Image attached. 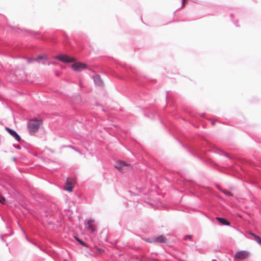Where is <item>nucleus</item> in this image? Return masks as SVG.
Segmentation results:
<instances>
[{
    "mask_svg": "<svg viewBox=\"0 0 261 261\" xmlns=\"http://www.w3.org/2000/svg\"><path fill=\"white\" fill-rule=\"evenodd\" d=\"M66 184L67 185L72 186L73 181L71 179L67 178L66 179Z\"/></svg>",
    "mask_w": 261,
    "mask_h": 261,
    "instance_id": "nucleus-17",
    "label": "nucleus"
},
{
    "mask_svg": "<svg viewBox=\"0 0 261 261\" xmlns=\"http://www.w3.org/2000/svg\"><path fill=\"white\" fill-rule=\"evenodd\" d=\"M250 234L253 237V239L255 241L257 242L261 246V238L259 236H258L256 235L255 234L253 233L252 232H250Z\"/></svg>",
    "mask_w": 261,
    "mask_h": 261,
    "instance_id": "nucleus-11",
    "label": "nucleus"
},
{
    "mask_svg": "<svg viewBox=\"0 0 261 261\" xmlns=\"http://www.w3.org/2000/svg\"><path fill=\"white\" fill-rule=\"evenodd\" d=\"M26 238H27V240L28 241H29V242H31V241H30V240H29V239H28V238L27 237H26Z\"/></svg>",
    "mask_w": 261,
    "mask_h": 261,
    "instance_id": "nucleus-32",
    "label": "nucleus"
},
{
    "mask_svg": "<svg viewBox=\"0 0 261 261\" xmlns=\"http://www.w3.org/2000/svg\"><path fill=\"white\" fill-rule=\"evenodd\" d=\"M212 261H216L215 259H213Z\"/></svg>",
    "mask_w": 261,
    "mask_h": 261,
    "instance_id": "nucleus-36",
    "label": "nucleus"
},
{
    "mask_svg": "<svg viewBox=\"0 0 261 261\" xmlns=\"http://www.w3.org/2000/svg\"><path fill=\"white\" fill-rule=\"evenodd\" d=\"M94 220L93 219H90L87 222L86 227L91 232H94L96 231V229L92 224Z\"/></svg>",
    "mask_w": 261,
    "mask_h": 261,
    "instance_id": "nucleus-7",
    "label": "nucleus"
},
{
    "mask_svg": "<svg viewBox=\"0 0 261 261\" xmlns=\"http://www.w3.org/2000/svg\"><path fill=\"white\" fill-rule=\"evenodd\" d=\"M218 189L220 191V189H222L219 186H217Z\"/></svg>",
    "mask_w": 261,
    "mask_h": 261,
    "instance_id": "nucleus-28",
    "label": "nucleus"
},
{
    "mask_svg": "<svg viewBox=\"0 0 261 261\" xmlns=\"http://www.w3.org/2000/svg\"><path fill=\"white\" fill-rule=\"evenodd\" d=\"M64 189L67 191L71 192L73 190V187L72 186H69V187H65Z\"/></svg>",
    "mask_w": 261,
    "mask_h": 261,
    "instance_id": "nucleus-18",
    "label": "nucleus"
},
{
    "mask_svg": "<svg viewBox=\"0 0 261 261\" xmlns=\"http://www.w3.org/2000/svg\"><path fill=\"white\" fill-rule=\"evenodd\" d=\"M75 98L78 101L81 100V97L79 96H77Z\"/></svg>",
    "mask_w": 261,
    "mask_h": 261,
    "instance_id": "nucleus-26",
    "label": "nucleus"
},
{
    "mask_svg": "<svg viewBox=\"0 0 261 261\" xmlns=\"http://www.w3.org/2000/svg\"><path fill=\"white\" fill-rule=\"evenodd\" d=\"M194 155L197 156L198 158H200L201 160L202 159V158L201 154H194Z\"/></svg>",
    "mask_w": 261,
    "mask_h": 261,
    "instance_id": "nucleus-24",
    "label": "nucleus"
},
{
    "mask_svg": "<svg viewBox=\"0 0 261 261\" xmlns=\"http://www.w3.org/2000/svg\"><path fill=\"white\" fill-rule=\"evenodd\" d=\"M93 78L95 85L98 86H101L102 85V81L99 75L95 74L93 75Z\"/></svg>",
    "mask_w": 261,
    "mask_h": 261,
    "instance_id": "nucleus-8",
    "label": "nucleus"
},
{
    "mask_svg": "<svg viewBox=\"0 0 261 261\" xmlns=\"http://www.w3.org/2000/svg\"><path fill=\"white\" fill-rule=\"evenodd\" d=\"M6 129L11 136L15 138L17 141L20 142L21 141V138L20 136L15 130L8 127H6Z\"/></svg>",
    "mask_w": 261,
    "mask_h": 261,
    "instance_id": "nucleus-5",
    "label": "nucleus"
},
{
    "mask_svg": "<svg viewBox=\"0 0 261 261\" xmlns=\"http://www.w3.org/2000/svg\"><path fill=\"white\" fill-rule=\"evenodd\" d=\"M215 122H214V121L212 122V125H215Z\"/></svg>",
    "mask_w": 261,
    "mask_h": 261,
    "instance_id": "nucleus-31",
    "label": "nucleus"
},
{
    "mask_svg": "<svg viewBox=\"0 0 261 261\" xmlns=\"http://www.w3.org/2000/svg\"><path fill=\"white\" fill-rule=\"evenodd\" d=\"M74 150L75 151H77V152H80V151H79L77 149H76V148H74Z\"/></svg>",
    "mask_w": 261,
    "mask_h": 261,
    "instance_id": "nucleus-30",
    "label": "nucleus"
},
{
    "mask_svg": "<svg viewBox=\"0 0 261 261\" xmlns=\"http://www.w3.org/2000/svg\"><path fill=\"white\" fill-rule=\"evenodd\" d=\"M53 58L66 63H73L75 61L74 58H71L66 55H59L58 56H54Z\"/></svg>",
    "mask_w": 261,
    "mask_h": 261,
    "instance_id": "nucleus-3",
    "label": "nucleus"
},
{
    "mask_svg": "<svg viewBox=\"0 0 261 261\" xmlns=\"http://www.w3.org/2000/svg\"><path fill=\"white\" fill-rule=\"evenodd\" d=\"M216 219L220 223H221V224H223L224 225H226V226H230V222L228 221H227L226 219H225L224 218L217 217L216 218Z\"/></svg>",
    "mask_w": 261,
    "mask_h": 261,
    "instance_id": "nucleus-10",
    "label": "nucleus"
},
{
    "mask_svg": "<svg viewBox=\"0 0 261 261\" xmlns=\"http://www.w3.org/2000/svg\"><path fill=\"white\" fill-rule=\"evenodd\" d=\"M41 63L43 65H56L57 64V63L55 62H46V61H42L41 62Z\"/></svg>",
    "mask_w": 261,
    "mask_h": 261,
    "instance_id": "nucleus-15",
    "label": "nucleus"
},
{
    "mask_svg": "<svg viewBox=\"0 0 261 261\" xmlns=\"http://www.w3.org/2000/svg\"><path fill=\"white\" fill-rule=\"evenodd\" d=\"M67 147H69V148H71L72 149H74V147L73 146H72V145H68Z\"/></svg>",
    "mask_w": 261,
    "mask_h": 261,
    "instance_id": "nucleus-25",
    "label": "nucleus"
},
{
    "mask_svg": "<svg viewBox=\"0 0 261 261\" xmlns=\"http://www.w3.org/2000/svg\"><path fill=\"white\" fill-rule=\"evenodd\" d=\"M71 67L74 71L80 72L87 68V65L82 63H75L71 65Z\"/></svg>",
    "mask_w": 261,
    "mask_h": 261,
    "instance_id": "nucleus-4",
    "label": "nucleus"
},
{
    "mask_svg": "<svg viewBox=\"0 0 261 261\" xmlns=\"http://www.w3.org/2000/svg\"><path fill=\"white\" fill-rule=\"evenodd\" d=\"M220 191L228 196L232 197L233 194L227 190L220 189Z\"/></svg>",
    "mask_w": 261,
    "mask_h": 261,
    "instance_id": "nucleus-12",
    "label": "nucleus"
},
{
    "mask_svg": "<svg viewBox=\"0 0 261 261\" xmlns=\"http://www.w3.org/2000/svg\"><path fill=\"white\" fill-rule=\"evenodd\" d=\"M249 256L248 252L244 250L240 251L237 252L235 255L234 257L238 259H245L248 257Z\"/></svg>",
    "mask_w": 261,
    "mask_h": 261,
    "instance_id": "nucleus-6",
    "label": "nucleus"
},
{
    "mask_svg": "<svg viewBox=\"0 0 261 261\" xmlns=\"http://www.w3.org/2000/svg\"><path fill=\"white\" fill-rule=\"evenodd\" d=\"M74 150L75 151H77V152H80V151H79L77 149H76V148H74Z\"/></svg>",
    "mask_w": 261,
    "mask_h": 261,
    "instance_id": "nucleus-29",
    "label": "nucleus"
},
{
    "mask_svg": "<svg viewBox=\"0 0 261 261\" xmlns=\"http://www.w3.org/2000/svg\"><path fill=\"white\" fill-rule=\"evenodd\" d=\"M42 59H45L46 60L47 58L46 56L44 55H40L37 57L36 58V61H37L38 60H42Z\"/></svg>",
    "mask_w": 261,
    "mask_h": 261,
    "instance_id": "nucleus-16",
    "label": "nucleus"
},
{
    "mask_svg": "<svg viewBox=\"0 0 261 261\" xmlns=\"http://www.w3.org/2000/svg\"><path fill=\"white\" fill-rule=\"evenodd\" d=\"M1 238H2V240H3V241H4V239H3V235H2V236H1Z\"/></svg>",
    "mask_w": 261,
    "mask_h": 261,
    "instance_id": "nucleus-33",
    "label": "nucleus"
},
{
    "mask_svg": "<svg viewBox=\"0 0 261 261\" xmlns=\"http://www.w3.org/2000/svg\"><path fill=\"white\" fill-rule=\"evenodd\" d=\"M238 21H237V22H234V24L236 25V27H238L239 26L238 24Z\"/></svg>",
    "mask_w": 261,
    "mask_h": 261,
    "instance_id": "nucleus-27",
    "label": "nucleus"
},
{
    "mask_svg": "<svg viewBox=\"0 0 261 261\" xmlns=\"http://www.w3.org/2000/svg\"><path fill=\"white\" fill-rule=\"evenodd\" d=\"M147 241H148V242H150V243H151V242H152L151 241H148V240H147Z\"/></svg>",
    "mask_w": 261,
    "mask_h": 261,
    "instance_id": "nucleus-35",
    "label": "nucleus"
},
{
    "mask_svg": "<svg viewBox=\"0 0 261 261\" xmlns=\"http://www.w3.org/2000/svg\"><path fill=\"white\" fill-rule=\"evenodd\" d=\"M166 240L167 239L164 236L161 235L154 238L153 242L159 243H165Z\"/></svg>",
    "mask_w": 261,
    "mask_h": 261,
    "instance_id": "nucleus-9",
    "label": "nucleus"
},
{
    "mask_svg": "<svg viewBox=\"0 0 261 261\" xmlns=\"http://www.w3.org/2000/svg\"><path fill=\"white\" fill-rule=\"evenodd\" d=\"M34 61H36V59L29 58V59H28V62L29 63H33Z\"/></svg>",
    "mask_w": 261,
    "mask_h": 261,
    "instance_id": "nucleus-21",
    "label": "nucleus"
},
{
    "mask_svg": "<svg viewBox=\"0 0 261 261\" xmlns=\"http://www.w3.org/2000/svg\"><path fill=\"white\" fill-rule=\"evenodd\" d=\"M6 201V198L3 196L0 195V202L4 204Z\"/></svg>",
    "mask_w": 261,
    "mask_h": 261,
    "instance_id": "nucleus-19",
    "label": "nucleus"
},
{
    "mask_svg": "<svg viewBox=\"0 0 261 261\" xmlns=\"http://www.w3.org/2000/svg\"><path fill=\"white\" fill-rule=\"evenodd\" d=\"M218 153L221 155H224L228 159H231L230 156L227 153L222 150L219 149Z\"/></svg>",
    "mask_w": 261,
    "mask_h": 261,
    "instance_id": "nucleus-13",
    "label": "nucleus"
},
{
    "mask_svg": "<svg viewBox=\"0 0 261 261\" xmlns=\"http://www.w3.org/2000/svg\"><path fill=\"white\" fill-rule=\"evenodd\" d=\"M190 239V240H192V235H190V234H188V235H186L184 237V240H186L187 239Z\"/></svg>",
    "mask_w": 261,
    "mask_h": 261,
    "instance_id": "nucleus-20",
    "label": "nucleus"
},
{
    "mask_svg": "<svg viewBox=\"0 0 261 261\" xmlns=\"http://www.w3.org/2000/svg\"><path fill=\"white\" fill-rule=\"evenodd\" d=\"M114 166L119 171L123 173L126 172V170L130 167V165L122 161H119L116 163Z\"/></svg>",
    "mask_w": 261,
    "mask_h": 261,
    "instance_id": "nucleus-2",
    "label": "nucleus"
},
{
    "mask_svg": "<svg viewBox=\"0 0 261 261\" xmlns=\"http://www.w3.org/2000/svg\"><path fill=\"white\" fill-rule=\"evenodd\" d=\"M76 240L79 242L80 244H81L82 246H85V247H87V244L84 242L83 241H82V240H81L80 239L77 238V237H75Z\"/></svg>",
    "mask_w": 261,
    "mask_h": 261,
    "instance_id": "nucleus-14",
    "label": "nucleus"
},
{
    "mask_svg": "<svg viewBox=\"0 0 261 261\" xmlns=\"http://www.w3.org/2000/svg\"><path fill=\"white\" fill-rule=\"evenodd\" d=\"M13 146L16 148V149H20L21 148V147L20 145H13Z\"/></svg>",
    "mask_w": 261,
    "mask_h": 261,
    "instance_id": "nucleus-23",
    "label": "nucleus"
},
{
    "mask_svg": "<svg viewBox=\"0 0 261 261\" xmlns=\"http://www.w3.org/2000/svg\"><path fill=\"white\" fill-rule=\"evenodd\" d=\"M188 1V0H182L181 8H183L185 6Z\"/></svg>",
    "mask_w": 261,
    "mask_h": 261,
    "instance_id": "nucleus-22",
    "label": "nucleus"
},
{
    "mask_svg": "<svg viewBox=\"0 0 261 261\" xmlns=\"http://www.w3.org/2000/svg\"><path fill=\"white\" fill-rule=\"evenodd\" d=\"M42 123V120L37 118L30 120L27 124V128L30 134L32 135L36 133Z\"/></svg>",
    "mask_w": 261,
    "mask_h": 261,
    "instance_id": "nucleus-1",
    "label": "nucleus"
},
{
    "mask_svg": "<svg viewBox=\"0 0 261 261\" xmlns=\"http://www.w3.org/2000/svg\"><path fill=\"white\" fill-rule=\"evenodd\" d=\"M204 115H205L204 114H202V117H204Z\"/></svg>",
    "mask_w": 261,
    "mask_h": 261,
    "instance_id": "nucleus-34",
    "label": "nucleus"
}]
</instances>
